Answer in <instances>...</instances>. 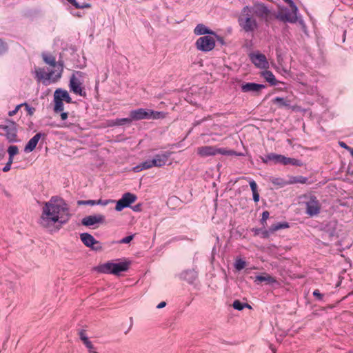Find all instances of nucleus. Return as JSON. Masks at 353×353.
<instances>
[{
  "instance_id": "1",
  "label": "nucleus",
  "mask_w": 353,
  "mask_h": 353,
  "mask_svg": "<svg viewBox=\"0 0 353 353\" xmlns=\"http://www.w3.org/2000/svg\"><path fill=\"white\" fill-rule=\"evenodd\" d=\"M70 216L69 209L64 200L59 196H52L43 203L39 224L50 231L59 230Z\"/></svg>"
},
{
  "instance_id": "2",
  "label": "nucleus",
  "mask_w": 353,
  "mask_h": 353,
  "mask_svg": "<svg viewBox=\"0 0 353 353\" xmlns=\"http://www.w3.org/2000/svg\"><path fill=\"white\" fill-rule=\"evenodd\" d=\"M238 22L242 29L246 32H254L258 28V23L250 11V6H245L239 16Z\"/></svg>"
},
{
  "instance_id": "3",
  "label": "nucleus",
  "mask_w": 353,
  "mask_h": 353,
  "mask_svg": "<svg viewBox=\"0 0 353 353\" xmlns=\"http://www.w3.org/2000/svg\"><path fill=\"white\" fill-rule=\"evenodd\" d=\"M129 262H121L118 263L108 262L99 265L95 268V269L101 273L112 274L118 276L121 272L127 271L129 269Z\"/></svg>"
},
{
  "instance_id": "4",
  "label": "nucleus",
  "mask_w": 353,
  "mask_h": 353,
  "mask_svg": "<svg viewBox=\"0 0 353 353\" xmlns=\"http://www.w3.org/2000/svg\"><path fill=\"white\" fill-rule=\"evenodd\" d=\"M197 154L201 157H206L209 156H215L218 154L223 155H236L241 156V153H237L234 150H227L223 148H217L214 146L205 145L199 147L197 148Z\"/></svg>"
},
{
  "instance_id": "5",
  "label": "nucleus",
  "mask_w": 353,
  "mask_h": 353,
  "mask_svg": "<svg viewBox=\"0 0 353 353\" xmlns=\"http://www.w3.org/2000/svg\"><path fill=\"white\" fill-rule=\"evenodd\" d=\"M42 58L46 64L55 68L54 71H55L56 74L53 79V82L57 81L61 77L63 70V62L56 61V59L53 55L46 53L42 54Z\"/></svg>"
},
{
  "instance_id": "6",
  "label": "nucleus",
  "mask_w": 353,
  "mask_h": 353,
  "mask_svg": "<svg viewBox=\"0 0 353 353\" xmlns=\"http://www.w3.org/2000/svg\"><path fill=\"white\" fill-rule=\"evenodd\" d=\"M307 200L305 204V213L310 216L319 214L321 212V205L317 198L314 195L304 196Z\"/></svg>"
},
{
  "instance_id": "7",
  "label": "nucleus",
  "mask_w": 353,
  "mask_h": 353,
  "mask_svg": "<svg viewBox=\"0 0 353 353\" xmlns=\"http://www.w3.org/2000/svg\"><path fill=\"white\" fill-rule=\"evenodd\" d=\"M250 9L253 14L260 19L265 22L269 21L271 12L264 3L256 2L252 6H250Z\"/></svg>"
},
{
  "instance_id": "8",
  "label": "nucleus",
  "mask_w": 353,
  "mask_h": 353,
  "mask_svg": "<svg viewBox=\"0 0 353 353\" xmlns=\"http://www.w3.org/2000/svg\"><path fill=\"white\" fill-rule=\"evenodd\" d=\"M196 47L199 50L209 52L215 46V40L210 35H205L199 37L196 41Z\"/></svg>"
},
{
  "instance_id": "9",
  "label": "nucleus",
  "mask_w": 353,
  "mask_h": 353,
  "mask_svg": "<svg viewBox=\"0 0 353 353\" xmlns=\"http://www.w3.org/2000/svg\"><path fill=\"white\" fill-rule=\"evenodd\" d=\"M297 10H289L287 8H280L276 18L283 22L295 23L297 21Z\"/></svg>"
},
{
  "instance_id": "10",
  "label": "nucleus",
  "mask_w": 353,
  "mask_h": 353,
  "mask_svg": "<svg viewBox=\"0 0 353 353\" xmlns=\"http://www.w3.org/2000/svg\"><path fill=\"white\" fill-rule=\"evenodd\" d=\"M137 196L130 192H126L123 194L121 199L117 202L115 210L118 212L121 211L125 208L129 207L132 203L136 201Z\"/></svg>"
},
{
  "instance_id": "11",
  "label": "nucleus",
  "mask_w": 353,
  "mask_h": 353,
  "mask_svg": "<svg viewBox=\"0 0 353 353\" xmlns=\"http://www.w3.org/2000/svg\"><path fill=\"white\" fill-rule=\"evenodd\" d=\"M9 125H1L0 129L3 130L6 132V137L10 143L16 142L17 139V124L12 121L8 120Z\"/></svg>"
},
{
  "instance_id": "12",
  "label": "nucleus",
  "mask_w": 353,
  "mask_h": 353,
  "mask_svg": "<svg viewBox=\"0 0 353 353\" xmlns=\"http://www.w3.org/2000/svg\"><path fill=\"white\" fill-rule=\"evenodd\" d=\"M160 112L154 111H146L140 108L130 112V118L132 120H141L148 118H157L156 115H159Z\"/></svg>"
},
{
  "instance_id": "13",
  "label": "nucleus",
  "mask_w": 353,
  "mask_h": 353,
  "mask_svg": "<svg viewBox=\"0 0 353 353\" xmlns=\"http://www.w3.org/2000/svg\"><path fill=\"white\" fill-rule=\"evenodd\" d=\"M80 239L85 246L90 248L94 250L98 251L102 249L99 242L97 241L90 234L82 233L80 234Z\"/></svg>"
},
{
  "instance_id": "14",
  "label": "nucleus",
  "mask_w": 353,
  "mask_h": 353,
  "mask_svg": "<svg viewBox=\"0 0 353 353\" xmlns=\"http://www.w3.org/2000/svg\"><path fill=\"white\" fill-rule=\"evenodd\" d=\"M105 216L103 214H95L85 216L81 220V224L84 226H92L96 224L105 223Z\"/></svg>"
},
{
  "instance_id": "15",
  "label": "nucleus",
  "mask_w": 353,
  "mask_h": 353,
  "mask_svg": "<svg viewBox=\"0 0 353 353\" xmlns=\"http://www.w3.org/2000/svg\"><path fill=\"white\" fill-rule=\"evenodd\" d=\"M81 83L80 81L76 78L74 74H72L70 77V90L72 91L74 93L79 94L82 97L85 96V92L83 90V88H81Z\"/></svg>"
},
{
  "instance_id": "16",
  "label": "nucleus",
  "mask_w": 353,
  "mask_h": 353,
  "mask_svg": "<svg viewBox=\"0 0 353 353\" xmlns=\"http://www.w3.org/2000/svg\"><path fill=\"white\" fill-rule=\"evenodd\" d=\"M171 154V152H165L163 154L155 155L154 159L151 160L153 167L160 168L165 165Z\"/></svg>"
},
{
  "instance_id": "17",
  "label": "nucleus",
  "mask_w": 353,
  "mask_h": 353,
  "mask_svg": "<svg viewBox=\"0 0 353 353\" xmlns=\"http://www.w3.org/2000/svg\"><path fill=\"white\" fill-rule=\"evenodd\" d=\"M265 85L258 84L255 83H246L241 85V90L243 92H254L256 95L259 94L261 90L265 88Z\"/></svg>"
},
{
  "instance_id": "18",
  "label": "nucleus",
  "mask_w": 353,
  "mask_h": 353,
  "mask_svg": "<svg viewBox=\"0 0 353 353\" xmlns=\"http://www.w3.org/2000/svg\"><path fill=\"white\" fill-rule=\"evenodd\" d=\"M251 59L253 63L261 68H265L268 67V63L266 57L263 54H256L251 56Z\"/></svg>"
},
{
  "instance_id": "19",
  "label": "nucleus",
  "mask_w": 353,
  "mask_h": 353,
  "mask_svg": "<svg viewBox=\"0 0 353 353\" xmlns=\"http://www.w3.org/2000/svg\"><path fill=\"white\" fill-rule=\"evenodd\" d=\"M36 77L39 81L41 79L44 80H52L53 82V79L56 74L55 71H50L49 72H46L44 68H39L35 70Z\"/></svg>"
},
{
  "instance_id": "20",
  "label": "nucleus",
  "mask_w": 353,
  "mask_h": 353,
  "mask_svg": "<svg viewBox=\"0 0 353 353\" xmlns=\"http://www.w3.org/2000/svg\"><path fill=\"white\" fill-rule=\"evenodd\" d=\"M41 133H37L32 138H31L25 146L24 151L26 152L33 151L35 149L41 138Z\"/></svg>"
},
{
  "instance_id": "21",
  "label": "nucleus",
  "mask_w": 353,
  "mask_h": 353,
  "mask_svg": "<svg viewBox=\"0 0 353 353\" xmlns=\"http://www.w3.org/2000/svg\"><path fill=\"white\" fill-rule=\"evenodd\" d=\"M282 157L281 154L270 153L265 157H261V159L264 163H268L269 161H272L274 163H281Z\"/></svg>"
},
{
  "instance_id": "22",
  "label": "nucleus",
  "mask_w": 353,
  "mask_h": 353,
  "mask_svg": "<svg viewBox=\"0 0 353 353\" xmlns=\"http://www.w3.org/2000/svg\"><path fill=\"white\" fill-rule=\"evenodd\" d=\"M182 279L189 283H193L197 279V273L194 270H188L181 274Z\"/></svg>"
},
{
  "instance_id": "23",
  "label": "nucleus",
  "mask_w": 353,
  "mask_h": 353,
  "mask_svg": "<svg viewBox=\"0 0 353 353\" xmlns=\"http://www.w3.org/2000/svg\"><path fill=\"white\" fill-rule=\"evenodd\" d=\"M194 32L196 35H203V34H212L215 35V32L212 30L208 28L205 25L201 23L198 24L194 28Z\"/></svg>"
},
{
  "instance_id": "24",
  "label": "nucleus",
  "mask_w": 353,
  "mask_h": 353,
  "mask_svg": "<svg viewBox=\"0 0 353 353\" xmlns=\"http://www.w3.org/2000/svg\"><path fill=\"white\" fill-rule=\"evenodd\" d=\"M255 282L258 283L265 282L267 284L273 283L276 282V279L267 273H263L261 275H258L255 277Z\"/></svg>"
},
{
  "instance_id": "25",
  "label": "nucleus",
  "mask_w": 353,
  "mask_h": 353,
  "mask_svg": "<svg viewBox=\"0 0 353 353\" xmlns=\"http://www.w3.org/2000/svg\"><path fill=\"white\" fill-rule=\"evenodd\" d=\"M262 77L270 83L272 85H276L278 83V81L276 79L274 75L271 71L265 70L261 72Z\"/></svg>"
},
{
  "instance_id": "26",
  "label": "nucleus",
  "mask_w": 353,
  "mask_h": 353,
  "mask_svg": "<svg viewBox=\"0 0 353 353\" xmlns=\"http://www.w3.org/2000/svg\"><path fill=\"white\" fill-rule=\"evenodd\" d=\"M55 95H59V98L61 99V101H65L68 103H72V98L70 97L68 92L66 90H63L61 88H59L55 90Z\"/></svg>"
},
{
  "instance_id": "27",
  "label": "nucleus",
  "mask_w": 353,
  "mask_h": 353,
  "mask_svg": "<svg viewBox=\"0 0 353 353\" xmlns=\"http://www.w3.org/2000/svg\"><path fill=\"white\" fill-rule=\"evenodd\" d=\"M79 338L83 343V344L86 346V347L91 352L92 350L94 349V346L92 342L89 340L88 336L85 334V331L82 330L79 332Z\"/></svg>"
},
{
  "instance_id": "28",
  "label": "nucleus",
  "mask_w": 353,
  "mask_h": 353,
  "mask_svg": "<svg viewBox=\"0 0 353 353\" xmlns=\"http://www.w3.org/2000/svg\"><path fill=\"white\" fill-rule=\"evenodd\" d=\"M281 164L286 165H292L296 166H302L303 163L298 159H294V158H290L286 157L283 155L282 160H281Z\"/></svg>"
},
{
  "instance_id": "29",
  "label": "nucleus",
  "mask_w": 353,
  "mask_h": 353,
  "mask_svg": "<svg viewBox=\"0 0 353 353\" xmlns=\"http://www.w3.org/2000/svg\"><path fill=\"white\" fill-rule=\"evenodd\" d=\"M132 122L131 118L117 119L108 121V126L123 125L130 124Z\"/></svg>"
},
{
  "instance_id": "30",
  "label": "nucleus",
  "mask_w": 353,
  "mask_h": 353,
  "mask_svg": "<svg viewBox=\"0 0 353 353\" xmlns=\"http://www.w3.org/2000/svg\"><path fill=\"white\" fill-rule=\"evenodd\" d=\"M54 111L55 112H62L63 110V103L61 101V99L59 98V95H55L54 94Z\"/></svg>"
},
{
  "instance_id": "31",
  "label": "nucleus",
  "mask_w": 353,
  "mask_h": 353,
  "mask_svg": "<svg viewBox=\"0 0 353 353\" xmlns=\"http://www.w3.org/2000/svg\"><path fill=\"white\" fill-rule=\"evenodd\" d=\"M152 167H153V165L151 163V160H147V161L141 163V164L138 165L137 166H136L134 169L136 172H139L143 170L151 168Z\"/></svg>"
},
{
  "instance_id": "32",
  "label": "nucleus",
  "mask_w": 353,
  "mask_h": 353,
  "mask_svg": "<svg viewBox=\"0 0 353 353\" xmlns=\"http://www.w3.org/2000/svg\"><path fill=\"white\" fill-rule=\"evenodd\" d=\"M270 181L278 188H283L289 183L285 181L284 179L278 177H272Z\"/></svg>"
},
{
  "instance_id": "33",
  "label": "nucleus",
  "mask_w": 353,
  "mask_h": 353,
  "mask_svg": "<svg viewBox=\"0 0 353 353\" xmlns=\"http://www.w3.org/2000/svg\"><path fill=\"white\" fill-rule=\"evenodd\" d=\"M289 228V223H287V222L277 223L276 224H273L270 228V231L271 232H274L277 231L279 230L284 229V228Z\"/></svg>"
},
{
  "instance_id": "34",
  "label": "nucleus",
  "mask_w": 353,
  "mask_h": 353,
  "mask_svg": "<svg viewBox=\"0 0 353 353\" xmlns=\"http://www.w3.org/2000/svg\"><path fill=\"white\" fill-rule=\"evenodd\" d=\"M8 152L9 154V159L13 161L14 156L19 153L18 147L16 145H10L8 149Z\"/></svg>"
},
{
  "instance_id": "35",
  "label": "nucleus",
  "mask_w": 353,
  "mask_h": 353,
  "mask_svg": "<svg viewBox=\"0 0 353 353\" xmlns=\"http://www.w3.org/2000/svg\"><path fill=\"white\" fill-rule=\"evenodd\" d=\"M246 263L241 259H239L236 261L234 267L237 270H241L245 267Z\"/></svg>"
},
{
  "instance_id": "36",
  "label": "nucleus",
  "mask_w": 353,
  "mask_h": 353,
  "mask_svg": "<svg viewBox=\"0 0 353 353\" xmlns=\"http://www.w3.org/2000/svg\"><path fill=\"white\" fill-rule=\"evenodd\" d=\"M307 181V179L306 177H304V176H295L293 178V180L290 183H305Z\"/></svg>"
},
{
  "instance_id": "37",
  "label": "nucleus",
  "mask_w": 353,
  "mask_h": 353,
  "mask_svg": "<svg viewBox=\"0 0 353 353\" xmlns=\"http://www.w3.org/2000/svg\"><path fill=\"white\" fill-rule=\"evenodd\" d=\"M274 102L278 103L280 106H288V103L287 101L281 97H276L274 99Z\"/></svg>"
},
{
  "instance_id": "38",
  "label": "nucleus",
  "mask_w": 353,
  "mask_h": 353,
  "mask_svg": "<svg viewBox=\"0 0 353 353\" xmlns=\"http://www.w3.org/2000/svg\"><path fill=\"white\" fill-rule=\"evenodd\" d=\"M22 106H24L26 111L28 112V114L30 116H32L34 114L35 112V108L33 107H30L27 103H21Z\"/></svg>"
},
{
  "instance_id": "39",
  "label": "nucleus",
  "mask_w": 353,
  "mask_h": 353,
  "mask_svg": "<svg viewBox=\"0 0 353 353\" xmlns=\"http://www.w3.org/2000/svg\"><path fill=\"white\" fill-rule=\"evenodd\" d=\"M70 3H71L76 8H89L90 6L88 3L81 6L76 1V0H68Z\"/></svg>"
},
{
  "instance_id": "40",
  "label": "nucleus",
  "mask_w": 353,
  "mask_h": 353,
  "mask_svg": "<svg viewBox=\"0 0 353 353\" xmlns=\"http://www.w3.org/2000/svg\"><path fill=\"white\" fill-rule=\"evenodd\" d=\"M8 50V45L0 39V54H4Z\"/></svg>"
},
{
  "instance_id": "41",
  "label": "nucleus",
  "mask_w": 353,
  "mask_h": 353,
  "mask_svg": "<svg viewBox=\"0 0 353 353\" xmlns=\"http://www.w3.org/2000/svg\"><path fill=\"white\" fill-rule=\"evenodd\" d=\"M232 306L234 309L237 310H242L243 309V303H241L240 301L239 300H235L234 302H233V304H232Z\"/></svg>"
},
{
  "instance_id": "42",
  "label": "nucleus",
  "mask_w": 353,
  "mask_h": 353,
  "mask_svg": "<svg viewBox=\"0 0 353 353\" xmlns=\"http://www.w3.org/2000/svg\"><path fill=\"white\" fill-rule=\"evenodd\" d=\"M96 203L94 200H87V201H79L78 205H93Z\"/></svg>"
},
{
  "instance_id": "43",
  "label": "nucleus",
  "mask_w": 353,
  "mask_h": 353,
  "mask_svg": "<svg viewBox=\"0 0 353 353\" xmlns=\"http://www.w3.org/2000/svg\"><path fill=\"white\" fill-rule=\"evenodd\" d=\"M12 162H13V161H12L11 159H8V161L7 162V163L6 164V165L3 167V168L2 170L3 172H8L10 170V167H11Z\"/></svg>"
},
{
  "instance_id": "44",
  "label": "nucleus",
  "mask_w": 353,
  "mask_h": 353,
  "mask_svg": "<svg viewBox=\"0 0 353 353\" xmlns=\"http://www.w3.org/2000/svg\"><path fill=\"white\" fill-rule=\"evenodd\" d=\"M270 213L268 211H264L262 214L261 223L264 224L266 222L267 219L269 218Z\"/></svg>"
},
{
  "instance_id": "45",
  "label": "nucleus",
  "mask_w": 353,
  "mask_h": 353,
  "mask_svg": "<svg viewBox=\"0 0 353 353\" xmlns=\"http://www.w3.org/2000/svg\"><path fill=\"white\" fill-rule=\"evenodd\" d=\"M134 235L125 236L120 241L121 243H128L133 239Z\"/></svg>"
},
{
  "instance_id": "46",
  "label": "nucleus",
  "mask_w": 353,
  "mask_h": 353,
  "mask_svg": "<svg viewBox=\"0 0 353 353\" xmlns=\"http://www.w3.org/2000/svg\"><path fill=\"white\" fill-rule=\"evenodd\" d=\"M21 107H22L21 104H19V105H17L14 110L10 111L8 112V115L10 117H12V116L14 115L19 111V110L20 109Z\"/></svg>"
},
{
  "instance_id": "47",
  "label": "nucleus",
  "mask_w": 353,
  "mask_h": 353,
  "mask_svg": "<svg viewBox=\"0 0 353 353\" xmlns=\"http://www.w3.org/2000/svg\"><path fill=\"white\" fill-rule=\"evenodd\" d=\"M250 185L251 190L252 191V193L257 192V185L254 181H250Z\"/></svg>"
},
{
  "instance_id": "48",
  "label": "nucleus",
  "mask_w": 353,
  "mask_h": 353,
  "mask_svg": "<svg viewBox=\"0 0 353 353\" xmlns=\"http://www.w3.org/2000/svg\"><path fill=\"white\" fill-rule=\"evenodd\" d=\"M313 295L318 299L321 300L323 299V295L320 293L319 290H315L313 292Z\"/></svg>"
},
{
  "instance_id": "49",
  "label": "nucleus",
  "mask_w": 353,
  "mask_h": 353,
  "mask_svg": "<svg viewBox=\"0 0 353 353\" xmlns=\"http://www.w3.org/2000/svg\"><path fill=\"white\" fill-rule=\"evenodd\" d=\"M285 2L288 3L292 9L297 10V7L292 0H283Z\"/></svg>"
},
{
  "instance_id": "50",
  "label": "nucleus",
  "mask_w": 353,
  "mask_h": 353,
  "mask_svg": "<svg viewBox=\"0 0 353 353\" xmlns=\"http://www.w3.org/2000/svg\"><path fill=\"white\" fill-rule=\"evenodd\" d=\"M132 208L134 212H140V211H141V204L138 203V204L134 205L133 207H132Z\"/></svg>"
},
{
  "instance_id": "51",
  "label": "nucleus",
  "mask_w": 353,
  "mask_h": 353,
  "mask_svg": "<svg viewBox=\"0 0 353 353\" xmlns=\"http://www.w3.org/2000/svg\"><path fill=\"white\" fill-rule=\"evenodd\" d=\"M252 194H253V200L254 201V202L257 203L259 201V194L258 193V192H253Z\"/></svg>"
},
{
  "instance_id": "52",
  "label": "nucleus",
  "mask_w": 353,
  "mask_h": 353,
  "mask_svg": "<svg viewBox=\"0 0 353 353\" xmlns=\"http://www.w3.org/2000/svg\"><path fill=\"white\" fill-rule=\"evenodd\" d=\"M6 156V152L3 149H0V161H1Z\"/></svg>"
},
{
  "instance_id": "53",
  "label": "nucleus",
  "mask_w": 353,
  "mask_h": 353,
  "mask_svg": "<svg viewBox=\"0 0 353 353\" xmlns=\"http://www.w3.org/2000/svg\"><path fill=\"white\" fill-rule=\"evenodd\" d=\"M339 145H340L341 148H345V149H347V150H348V149L350 148V147H349V146H347V145H346V143H344V142H343V141H340V142H339Z\"/></svg>"
},
{
  "instance_id": "54",
  "label": "nucleus",
  "mask_w": 353,
  "mask_h": 353,
  "mask_svg": "<svg viewBox=\"0 0 353 353\" xmlns=\"http://www.w3.org/2000/svg\"><path fill=\"white\" fill-rule=\"evenodd\" d=\"M68 113L67 112H62L61 114V118L62 120H65L68 118Z\"/></svg>"
},
{
  "instance_id": "55",
  "label": "nucleus",
  "mask_w": 353,
  "mask_h": 353,
  "mask_svg": "<svg viewBox=\"0 0 353 353\" xmlns=\"http://www.w3.org/2000/svg\"><path fill=\"white\" fill-rule=\"evenodd\" d=\"M165 305H166V303H165V301H162V302H161V303L157 305V308H159V309H161V308L164 307Z\"/></svg>"
},
{
  "instance_id": "56",
  "label": "nucleus",
  "mask_w": 353,
  "mask_h": 353,
  "mask_svg": "<svg viewBox=\"0 0 353 353\" xmlns=\"http://www.w3.org/2000/svg\"><path fill=\"white\" fill-rule=\"evenodd\" d=\"M214 36L216 37L217 41H218L219 43H221V44H223V43H224V41H223V39L222 37H219V36L216 35V34H215V35H214Z\"/></svg>"
},
{
  "instance_id": "57",
  "label": "nucleus",
  "mask_w": 353,
  "mask_h": 353,
  "mask_svg": "<svg viewBox=\"0 0 353 353\" xmlns=\"http://www.w3.org/2000/svg\"><path fill=\"white\" fill-rule=\"evenodd\" d=\"M244 307H247V308H249V309L252 308L251 305H249L248 303H243V308Z\"/></svg>"
},
{
  "instance_id": "58",
  "label": "nucleus",
  "mask_w": 353,
  "mask_h": 353,
  "mask_svg": "<svg viewBox=\"0 0 353 353\" xmlns=\"http://www.w3.org/2000/svg\"><path fill=\"white\" fill-rule=\"evenodd\" d=\"M348 150L350 151V152L351 155L353 157V148H350L348 149Z\"/></svg>"
},
{
  "instance_id": "59",
  "label": "nucleus",
  "mask_w": 353,
  "mask_h": 353,
  "mask_svg": "<svg viewBox=\"0 0 353 353\" xmlns=\"http://www.w3.org/2000/svg\"><path fill=\"white\" fill-rule=\"evenodd\" d=\"M90 352V353H98V352H95V351H92V350H91V352Z\"/></svg>"
}]
</instances>
